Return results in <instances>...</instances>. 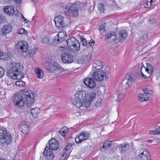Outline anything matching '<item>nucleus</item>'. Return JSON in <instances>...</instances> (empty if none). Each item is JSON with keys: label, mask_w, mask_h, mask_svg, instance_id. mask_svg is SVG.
Returning <instances> with one entry per match:
<instances>
[{"label": "nucleus", "mask_w": 160, "mask_h": 160, "mask_svg": "<svg viewBox=\"0 0 160 160\" xmlns=\"http://www.w3.org/2000/svg\"><path fill=\"white\" fill-rule=\"evenodd\" d=\"M10 68L6 72L7 76L12 79H15L17 74L19 73L23 69V67L19 63L12 62L10 65Z\"/></svg>", "instance_id": "nucleus-1"}, {"label": "nucleus", "mask_w": 160, "mask_h": 160, "mask_svg": "<svg viewBox=\"0 0 160 160\" xmlns=\"http://www.w3.org/2000/svg\"><path fill=\"white\" fill-rule=\"evenodd\" d=\"M95 97V93L92 92L88 93L87 96H86L87 101L83 103H82L81 102L75 100H74L72 101V103L76 108H80L82 106H83L86 108H88L90 106L91 103V102L94 99Z\"/></svg>", "instance_id": "nucleus-2"}, {"label": "nucleus", "mask_w": 160, "mask_h": 160, "mask_svg": "<svg viewBox=\"0 0 160 160\" xmlns=\"http://www.w3.org/2000/svg\"><path fill=\"white\" fill-rule=\"evenodd\" d=\"M108 69V67H105L104 69L95 70L92 75V78L98 81L106 80L108 78L107 73Z\"/></svg>", "instance_id": "nucleus-3"}, {"label": "nucleus", "mask_w": 160, "mask_h": 160, "mask_svg": "<svg viewBox=\"0 0 160 160\" xmlns=\"http://www.w3.org/2000/svg\"><path fill=\"white\" fill-rule=\"evenodd\" d=\"M77 5L75 3H69L65 8L66 14L71 17H77L78 15Z\"/></svg>", "instance_id": "nucleus-4"}, {"label": "nucleus", "mask_w": 160, "mask_h": 160, "mask_svg": "<svg viewBox=\"0 0 160 160\" xmlns=\"http://www.w3.org/2000/svg\"><path fill=\"white\" fill-rule=\"evenodd\" d=\"M68 48L71 51L77 52L80 47V44L78 41L75 38L72 37L68 39L67 41Z\"/></svg>", "instance_id": "nucleus-5"}, {"label": "nucleus", "mask_w": 160, "mask_h": 160, "mask_svg": "<svg viewBox=\"0 0 160 160\" xmlns=\"http://www.w3.org/2000/svg\"><path fill=\"white\" fill-rule=\"evenodd\" d=\"M0 138L4 140V143L7 145L10 144L12 142V135L5 128L0 129Z\"/></svg>", "instance_id": "nucleus-6"}, {"label": "nucleus", "mask_w": 160, "mask_h": 160, "mask_svg": "<svg viewBox=\"0 0 160 160\" xmlns=\"http://www.w3.org/2000/svg\"><path fill=\"white\" fill-rule=\"evenodd\" d=\"M65 19L61 16H58L54 19L55 25L60 30H62L67 26V24L65 22Z\"/></svg>", "instance_id": "nucleus-7"}, {"label": "nucleus", "mask_w": 160, "mask_h": 160, "mask_svg": "<svg viewBox=\"0 0 160 160\" xmlns=\"http://www.w3.org/2000/svg\"><path fill=\"white\" fill-rule=\"evenodd\" d=\"M13 103L18 107L23 106L24 104V100L21 94L15 93L13 98Z\"/></svg>", "instance_id": "nucleus-8"}, {"label": "nucleus", "mask_w": 160, "mask_h": 160, "mask_svg": "<svg viewBox=\"0 0 160 160\" xmlns=\"http://www.w3.org/2000/svg\"><path fill=\"white\" fill-rule=\"evenodd\" d=\"M61 59L62 62L65 63H70L73 61V56L69 52H64L62 53Z\"/></svg>", "instance_id": "nucleus-9"}, {"label": "nucleus", "mask_w": 160, "mask_h": 160, "mask_svg": "<svg viewBox=\"0 0 160 160\" xmlns=\"http://www.w3.org/2000/svg\"><path fill=\"white\" fill-rule=\"evenodd\" d=\"M76 98L75 99L78 101L83 103L86 100V92L84 91H78L75 94Z\"/></svg>", "instance_id": "nucleus-10"}, {"label": "nucleus", "mask_w": 160, "mask_h": 160, "mask_svg": "<svg viewBox=\"0 0 160 160\" xmlns=\"http://www.w3.org/2000/svg\"><path fill=\"white\" fill-rule=\"evenodd\" d=\"M89 137V134L83 132L77 135L75 138V142L77 143H80L83 141L88 139Z\"/></svg>", "instance_id": "nucleus-11"}, {"label": "nucleus", "mask_w": 160, "mask_h": 160, "mask_svg": "<svg viewBox=\"0 0 160 160\" xmlns=\"http://www.w3.org/2000/svg\"><path fill=\"white\" fill-rule=\"evenodd\" d=\"M16 48L22 52H25L28 48L27 42L24 41H20L16 44Z\"/></svg>", "instance_id": "nucleus-12"}, {"label": "nucleus", "mask_w": 160, "mask_h": 160, "mask_svg": "<svg viewBox=\"0 0 160 160\" xmlns=\"http://www.w3.org/2000/svg\"><path fill=\"white\" fill-rule=\"evenodd\" d=\"M92 78H88L84 80V83L87 86L90 88H93L96 86V83Z\"/></svg>", "instance_id": "nucleus-13"}, {"label": "nucleus", "mask_w": 160, "mask_h": 160, "mask_svg": "<svg viewBox=\"0 0 160 160\" xmlns=\"http://www.w3.org/2000/svg\"><path fill=\"white\" fill-rule=\"evenodd\" d=\"M43 154L46 159L51 160L54 158V155L52 152L51 151L48 147H46L45 148V150L43 152Z\"/></svg>", "instance_id": "nucleus-14"}, {"label": "nucleus", "mask_w": 160, "mask_h": 160, "mask_svg": "<svg viewBox=\"0 0 160 160\" xmlns=\"http://www.w3.org/2000/svg\"><path fill=\"white\" fill-rule=\"evenodd\" d=\"M49 144L50 148L52 150H55L59 148L58 142L55 139H51L49 141Z\"/></svg>", "instance_id": "nucleus-15"}, {"label": "nucleus", "mask_w": 160, "mask_h": 160, "mask_svg": "<svg viewBox=\"0 0 160 160\" xmlns=\"http://www.w3.org/2000/svg\"><path fill=\"white\" fill-rule=\"evenodd\" d=\"M4 9V12L9 16H12L15 14V11L13 7L12 6H5Z\"/></svg>", "instance_id": "nucleus-16"}, {"label": "nucleus", "mask_w": 160, "mask_h": 160, "mask_svg": "<svg viewBox=\"0 0 160 160\" xmlns=\"http://www.w3.org/2000/svg\"><path fill=\"white\" fill-rule=\"evenodd\" d=\"M93 71L103 69V64L102 61L100 60H96L94 61L93 64Z\"/></svg>", "instance_id": "nucleus-17"}, {"label": "nucleus", "mask_w": 160, "mask_h": 160, "mask_svg": "<svg viewBox=\"0 0 160 160\" xmlns=\"http://www.w3.org/2000/svg\"><path fill=\"white\" fill-rule=\"evenodd\" d=\"M12 26L7 23L3 26L1 30V34L2 35L9 33L12 31Z\"/></svg>", "instance_id": "nucleus-18"}, {"label": "nucleus", "mask_w": 160, "mask_h": 160, "mask_svg": "<svg viewBox=\"0 0 160 160\" xmlns=\"http://www.w3.org/2000/svg\"><path fill=\"white\" fill-rule=\"evenodd\" d=\"M20 130L23 134L26 135L29 132V126L26 122H22L21 124Z\"/></svg>", "instance_id": "nucleus-19"}, {"label": "nucleus", "mask_w": 160, "mask_h": 160, "mask_svg": "<svg viewBox=\"0 0 160 160\" xmlns=\"http://www.w3.org/2000/svg\"><path fill=\"white\" fill-rule=\"evenodd\" d=\"M119 37H118L117 39L119 42H123L128 35L127 32L125 30L120 31L119 33Z\"/></svg>", "instance_id": "nucleus-20"}, {"label": "nucleus", "mask_w": 160, "mask_h": 160, "mask_svg": "<svg viewBox=\"0 0 160 160\" xmlns=\"http://www.w3.org/2000/svg\"><path fill=\"white\" fill-rule=\"evenodd\" d=\"M149 156V152L147 150H144L139 154V158L140 160H148L149 159L148 157Z\"/></svg>", "instance_id": "nucleus-21"}, {"label": "nucleus", "mask_w": 160, "mask_h": 160, "mask_svg": "<svg viewBox=\"0 0 160 160\" xmlns=\"http://www.w3.org/2000/svg\"><path fill=\"white\" fill-rule=\"evenodd\" d=\"M116 36L114 32L107 34L105 36L106 40L108 42H113L116 39Z\"/></svg>", "instance_id": "nucleus-22"}, {"label": "nucleus", "mask_w": 160, "mask_h": 160, "mask_svg": "<svg viewBox=\"0 0 160 160\" xmlns=\"http://www.w3.org/2000/svg\"><path fill=\"white\" fill-rule=\"evenodd\" d=\"M120 152L122 153L125 152L129 149V145L128 144L122 143L120 144L118 146Z\"/></svg>", "instance_id": "nucleus-23"}, {"label": "nucleus", "mask_w": 160, "mask_h": 160, "mask_svg": "<svg viewBox=\"0 0 160 160\" xmlns=\"http://www.w3.org/2000/svg\"><path fill=\"white\" fill-rule=\"evenodd\" d=\"M21 91L22 94L25 96L26 99L33 96V94L30 90H25L24 89H22Z\"/></svg>", "instance_id": "nucleus-24"}, {"label": "nucleus", "mask_w": 160, "mask_h": 160, "mask_svg": "<svg viewBox=\"0 0 160 160\" xmlns=\"http://www.w3.org/2000/svg\"><path fill=\"white\" fill-rule=\"evenodd\" d=\"M59 65L56 62L53 63H50L48 64V66L47 69L51 71H53L58 69Z\"/></svg>", "instance_id": "nucleus-25"}, {"label": "nucleus", "mask_w": 160, "mask_h": 160, "mask_svg": "<svg viewBox=\"0 0 160 160\" xmlns=\"http://www.w3.org/2000/svg\"><path fill=\"white\" fill-rule=\"evenodd\" d=\"M57 36L59 37V39H60L61 41L62 42L66 38L67 34L66 32L64 31H63L62 32H59Z\"/></svg>", "instance_id": "nucleus-26"}, {"label": "nucleus", "mask_w": 160, "mask_h": 160, "mask_svg": "<svg viewBox=\"0 0 160 160\" xmlns=\"http://www.w3.org/2000/svg\"><path fill=\"white\" fill-rule=\"evenodd\" d=\"M31 112L32 116L34 117L37 116L38 114L40 113V109L37 108H32L31 109Z\"/></svg>", "instance_id": "nucleus-27"}, {"label": "nucleus", "mask_w": 160, "mask_h": 160, "mask_svg": "<svg viewBox=\"0 0 160 160\" xmlns=\"http://www.w3.org/2000/svg\"><path fill=\"white\" fill-rule=\"evenodd\" d=\"M68 129L66 127H63L60 129L58 132L63 136H65L68 131Z\"/></svg>", "instance_id": "nucleus-28"}, {"label": "nucleus", "mask_w": 160, "mask_h": 160, "mask_svg": "<svg viewBox=\"0 0 160 160\" xmlns=\"http://www.w3.org/2000/svg\"><path fill=\"white\" fill-rule=\"evenodd\" d=\"M147 67L148 68H146L145 69V70L146 72H148L149 74L148 77H149L152 73L153 68L152 65L149 63H147Z\"/></svg>", "instance_id": "nucleus-29"}, {"label": "nucleus", "mask_w": 160, "mask_h": 160, "mask_svg": "<svg viewBox=\"0 0 160 160\" xmlns=\"http://www.w3.org/2000/svg\"><path fill=\"white\" fill-rule=\"evenodd\" d=\"M138 97L142 102L146 101L148 99V97L147 96V95L145 93L139 94L138 95Z\"/></svg>", "instance_id": "nucleus-30"}, {"label": "nucleus", "mask_w": 160, "mask_h": 160, "mask_svg": "<svg viewBox=\"0 0 160 160\" xmlns=\"http://www.w3.org/2000/svg\"><path fill=\"white\" fill-rule=\"evenodd\" d=\"M91 54L89 52H88L87 54L84 55V57L82 58L83 63L89 61L91 59Z\"/></svg>", "instance_id": "nucleus-31"}, {"label": "nucleus", "mask_w": 160, "mask_h": 160, "mask_svg": "<svg viewBox=\"0 0 160 160\" xmlns=\"http://www.w3.org/2000/svg\"><path fill=\"white\" fill-rule=\"evenodd\" d=\"M36 73L38 75V77L39 78H42L43 76V73L41 69L38 68H37L35 70Z\"/></svg>", "instance_id": "nucleus-32"}, {"label": "nucleus", "mask_w": 160, "mask_h": 160, "mask_svg": "<svg viewBox=\"0 0 160 160\" xmlns=\"http://www.w3.org/2000/svg\"><path fill=\"white\" fill-rule=\"evenodd\" d=\"M27 101V106L28 107H31L32 106L34 103V97L29 98H28L26 99Z\"/></svg>", "instance_id": "nucleus-33"}, {"label": "nucleus", "mask_w": 160, "mask_h": 160, "mask_svg": "<svg viewBox=\"0 0 160 160\" xmlns=\"http://www.w3.org/2000/svg\"><path fill=\"white\" fill-rule=\"evenodd\" d=\"M74 143H69L67 146L65 148V154L66 153H68V152L70 150L72 146L74 145ZM62 157L63 158L64 156V154H62Z\"/></svg>", "instance_id": "nucleus-34"}, {"label": "nucleus", "mask_w": 160, "mask_h": 160, "mask_svg": "<svg viewBox=\"0 0 160 160\" xmlns=\"http://www.w3.org/2000/svg\"><path fill=\"white\" fill-rule=\"evenodd\" d=\"M105 23L102 22V23H101L99 25V28L98 29L101 32V33L105 31Z\"/></svg>", "instance_id": "nucleus-35"}, {"label": "nucleus", "mask_w": 160, "mask_h": 160, "mask_svg": "<svg viewBox=\"0 0 160 160\" xmlns=\"http://www.w3.org/2000/svg\"><path fill=\"white\" fill-rule=\"evenodd\" d=\"M113 142V141H108L104 143L102 146V148L106 149L107 148H110L112 142Z\"/></svg>", "instance_id": "nucleus-36"}, {"label": "nucleus", "mask_w": 160, "mask_h": 160, "mask_svg": "<svg viewBox=\"0 0 160 160\" xmlns=\"http://www.w3.org/2000/svg\"><path fill=\"white\" fill-rule=\"evenodd\" d=\"M60 39L59 38L57 35L53 39L52 43L53 44L59 43L61 42Z\"/></svg>", "instance_id": "nucleus-37"}, {"label": "nucleus", "mask_w": 160, "mask_h": 160, "mask_svg": "<svg viewBox=\"0 0 160 160\" xmlns=\"http://www.w3.org/2000/svg\"><path fill=\"white\" fill-rule=\"evenodd\" d=\"M51 38L50 37H45L43 38V43L49 45L50 43Z\"/></svg>", "instance_id": "nucleus-38"}, {"label": "nucleus", "mask_w": 160, "mask_h": 160, "mask_svg": "<svg viewBox=\"0 0 160 160\" xmlns=\"http://www.w3.org/2000/svg\"><path fill=\"white\" fill-rule=\"evenodd\" d=\"M9 56L8 54L7 53H4L2 56L1 59H2L4 60H8L9 59Z\"/></svg>", "instance_id": "nucleus-39"}, {"label": "nucleus", "mask_w": 160, "mask_h": 160, "mask_svg": "<svg viewBox=\"0 0 160 160\" xmlns=\"http://www.w3.org/2000/svg\"><path fill=\"white\" fill-rule=\"evenodd\" d=\"M35 52V50L34 49H32L31 50H29L28 51L27 56L29 57H32L33 54H34Z\"/></svg>", "instance_id": "nucleus-40"}, {"label": "nucleus", "mask_w": 160, "mask_h": 160, "mask_svg": "<svg viewBox=\"0 0 160 160\" xmlns=\"http://www.w3.org/2000/svg\"><path fill=\"white\" fill-rule=\"evenodd\" d=\"M80 38L81 44L83 46H87L88 44L86 39L82 37H80Z\"/></svg>", "instance_id": "nucleus-41"}, {"label": "nucleus", "mask_w": 160, "mask_h": 160, "mask_svg": "<svg viewBox=\"0 0 160 160\" xmlns=\"http://www.w3.org/2000/svg\"><path fill=\"white\" fill-rule=\"evenodd\" d=\"M25 84V82L19 80L15 82V85L18 86L23 87Z\"/></svg>", "instance_id": "nucleus-42"}, {"label": "nucleus", "mask_w": 160, "mask_h": 160, "mask_svg": "<svg viewBox=\"0 0 160 160\" xmlns=\"http://www.w3.org/2000/svg\"><path fill=\"white\" fill-rule=\"evenodd\" d=\"M60 72H63L65 73H68L69 71L67 69H65L62 67L60 65H59L58 69Z\"/></svg>", "instance_id": "nucleus-43"}, {"label": "nucleus", "mask_w": 160, "mask_h": 160, "mask_svg": "<svg viewBox=\"0 0 160 160\" xmlns=\"http://www.w3.org/2000/svg\"><path fill=\"white\" fill-rule=\"evenodd\" d=\"M142 91L144 92L147 95H150L153 93V92L152 90H149V89L146 88L142 89Z\"/></svg>", "instance_id": "nucleus-44"}, {"label": "nucleus", "mask_w": 160, "mask_h": 160, "mask_svg": "<svg viewBox=\"0 0 160 160\" xmlns=\"http://www.w3.org/2000/svg\"><path fill=\"white\" fill-rule=\"evenodd\" d=\"M125 95L124 94L122 93L119 94L118 96V98L116 99V101L117 102H119L122 100L124 98Z\"/></svg>", "instance_id": "nucleus-45"}, {"label": "nucleus", "mask_w": 160, "mask_h": 160, "mask_svg": "<svg viewBox=\"0 0 160 160\" xmlns=\"http://www.w3.org/2000/svg\"><path fill=\"white\" fill-rule=\"evenodd\" d=\"M16 78L17 79H21L23 78L24 77V74L23 73H22L20 72L19 73H18L16 75Z\"/></svg>", "instance_id": "nucleus-46"}, {"label": "nucleus", "mask_w": 160, "mask_h": 160, "mask_svg": "<svg viewBox=\"0 0 160 160\" xmlns=\"http://www.w3.org/2000/svg\"><path fill=\"white\" fill-rule=\"evenodd\" d=\"M98 9L101 11V12H103L104 10V6L101 3H99V6H98Z\"/></svg>", "instance_id": "nucleus-47"}, {"label": "nucleus", "mask_w": 160, "mask_h": 160, "mask_svg": "<svg viewBox=\"0 0 160 160\" xmlns=\"http://www.w3.org/2000/svg\"><path fill=\"white\" fill-rule=\"evenodd\" d=\"M18 33L20 34H26L27 33V31L23 28H21L18 30Z\"/></svg>", "instance_id": "nucleus-48"}, {"label": "nucleus", "mask_w": 160, "mask_h": 160, "mask_svg": "<svg viewBox=\"0 0 160 160\" xmlns=\"http://www.w3.org/2000/svg\"><path fill=\"white\" fill-rule=\"evenodd\" d=\"M5 70L3 68L0 66V78L2 77L4 74Z\"/></svg>", "instance_id": "nucleus-49"}, {"label": "nucleus", "mask_w": 160, "mask_h": 160, "mask_svg": "<svg viewBox=\"0 0 160 160\" xmlns=\"http://www.w3.org/2000/svg\"><path fill=\"white\" fill-rule=\"evenodd\" d=\"M160 133V131L157 130H153L149 131V133L152 134H158Z\"/></svg>", "instance_id": "nucleus-50"}, {"label": "nucleus", "mask_w": 160, "mask_h": 160, "mask_svg": "<svg viewBox=\"0 0 160 160\" xmlns=\"http://www.w3.org/2000/svg\"><path fill=\"white\" fill-rule=\"evenodd\" d=\"M101 100L100 99H98V100L97 101V102L95 103V106L96 107H98L99 106H101Z\"/></svg>", "instance_id": "nucleus-51"}, {"label": "nucleus", "mask_w": 160, "mask_h": 160, "mask_svg": "<svg viewBox=\"0 0 160 160\" xmlns=\"http://www.w3.org/2000/svg\"><path fill=\"white\" fill-rule=\"evenodd\" d=\"M156 22V20L155 18H152L149 20L148 22L149 24H153L155 23Z\"/></svg>", "instance_id": "nucleus-52"}, {"label": "nucleus", "mask_w": 160, "mask_h": 160, "mask_svg": "<svg viewBox=\"0 0 160 160\" xmlns=\"http://www.w3.org/2000/svg\"><path fill=\"white\" fill-rule=\"evenodd\" d=\"M5 19V17L3 16L0 15V22H2Z\"/></svg>", "instance_id": "nucleus-53"}, {"label": "nucleus", "mask_w": 160, "mask_h": 160, "mask_svg": "<svg viewBox=\"0 0 160 160\" xmlns=\"http://www.w3.org/2000/svg\"><path fill=\"white\" fill-rule=\"evenodd\" d=\"M89 44L90 45V46H93L94 44V41L93 40H92L91 41H90L88 42Z\"/></svg>", "instance_id": "nucleus-54"}, {"label": "nucleus", "mask_w": 160, "mask_h": 160, "mask_svg": "<svg viewBox=\"0 0 160 160\" xmlns=\"http://www.w3.org/2000/svg\"><path fill=\"white\" fill-rule=\"evenodd\" d=\"M141 75H142V77H143V78H149V77H148V76L147 77V76L146 75H144L142 72H141Z\"/></svg>", "instance_id": "nucleus-55"}, {"label": "nucleus", "mask_w": 160, "mask_h": 160, "mask_svg": "<svg viewBox=\"0 0 160 160\" xmlns=\"http://www.w3.org/2000/svg\"><path fill=\"white\" fill-rule=\"evenodd\" d=\"M125 78L128 80H129L130 79V76L129 75V74H127L125 76Z\"/></svg>", "instance_id": "nucleus-56"}, {"label": "nucleus", "mask_w": 160, "mask_h": 160, "mask_svg": "<svg viewBox=\"0 0 160 160\" xmlns=\"http://www.w3.org/2000/svg\"><path fill=\"white\" fill-rule=\"evenodd\" d=\"M22 17L23 19H24V21L26 23H27L29 21L28 20H27L22 15Z\"/></svg>", "instance_id": "nucleus-57"}, {"label": "nucleus", "mask_w": 160, "mask_h": 160, "mask_svg": "<svg viewBox=\"0 0 160 160\" xmlns=\"http://www.w3.org/2000/svg\"><path fill=\"white\" fill-rule=\"evenodd\" d=\"M138 65V67H139L142 66V67H143V69H145L146 68L145 67H144V65L142 64V63H140V64H139Z\"/></svg>", "instance_id": "nucleus-58"}, {"label": "nucleus", "mask_w": 160, "mask_h": 160, "mask_svg": "<svg viewBox=\"0 0 160 160\" xmlns=\"http://www.w3.org/2000/svg\"><path fill=\"white\" fill-rule=\"evenodd\" d=\"M3 54V52L2 51L1 49H0V59H1V58L2 57V56Z\"/></svg>", "instance_id": "nucleus-59"}, {"label": "nucleus", "mask_w": 160, "mask_h": 160, "mask_svg": "<svg viewBox=\"0 0 160 160\" xmlns=\"http://www.w3.org/2000/svg\"><path fill=\"white\" fill-rule=\"evenodd\" d=\"M129 81H128V82H126V88H128L129 87Z\"/></svg>", "instance_id": "nucleus-60"}, {"label": "nucleus", "mask_w": 160, "mask_h": 160, "mask_svg": "<svg viewBox=\"0 0 160 160\" xmlns=\"http://www.w3.org/2000/svg\"><path fill=\"white\" fill-rule=\"evenodd\" d=\"M129 81L133 82L134 81V79H133V78L132 77L130 76V78Z\"/></svg>", "instance_id": "nucleus-61"}, {"label": "nucleus", "mask_w": 160, "mask_h": 160, "mask_svg": "<svg viewBox=\"0 0 160 160\" xmlns=\"http://www.w3.org/2000/svg\"><path fill=\"white\" fill-rule=\"evenodd\" d=\"M21 0H15V1L16 3H20L21 2Z\"/></svg>", "instance_id": "nucleus-62"}, {"label": "nucleus", "mask_w": 160, "mask_h": 160, "mask_svg": "<svg viewBox=\"0 0 160 160\" xmlns=\"http://www.w3.org/2000/svg\"><path fill=\"white\" fill-rule=\"evenodd\" d=\"M156 129L157 130V131H160V126H158Z\"/></svg>", "instance_id": "nucleus-63"}, {"label": "nucleus", "mask_w": 160, "mask_h": 160, "mask_svg": "<svg viewBox=\"0 0 160 160\" xmlns=\"http://www.w3.org/2000/svg\"><path fill=\"white\" fill-rule=\"evenodd\" d=\"M152 141L151 140H147V142L149 143H152Z\"/></svg>", "instance_id": "nucleus-64"}]
</instances>
